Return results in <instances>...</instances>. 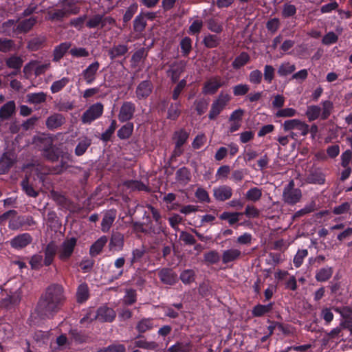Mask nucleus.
<instances>
[{"mask_svg":"<svg viewBox=\"0 0 352 352\" xmlns=\"http://www.w3.org/2000/svg\"><path fill=\"white\" fill-rule=\"evenodd\" d=\"M64 288L59 284L49 285L41 295L35 309L37 316L42 320L50 319L59 311L66 298Z\"/></svg>","mask_w":352,"mask_h":352,"instance_id":"obj_1","label":"nucleus"},{"mask_svg":"<svg viewBox=\"0 0 352 352\" xmlns=\"http://www.w3.org/2000/svg\"><path fill=\"white\" fill-rule=\"evenodd\" d=\"M54 137L49 133H39L34 135L32 144L42 152L43 156L52 162L58 161V148L54 145Z\"/></svg>","mask_w":352,"mask_h":352,"instance_id":"obj_2","label":"nucleus"},{"mask_svg":"<svg viewBox=\"0 0 352 352\" xmlns=\"http://www.w3.org/2000/svg\"><path fill=\"white\" fill-rule=\"evenodd\" d=\"M302 197V191L295 187V183L291 179L284 187L282 195V201L287 205L294 206L300 201Z\"/></svg>","mask_w":352,"mask_h":352,"instance_id":"obj_3","label":"nucleus"},{"mask_svg":"<svg viewBox=\"0 0 352 352\" xmlns=\"http://www.w3.org/2000/svg\"><path fill=\"white\" fill-rule=\"evenodd\" d=\"M231 98L232 97L228 93L221 91L211 104L210 110L208 113V118L210 120H215L228 104Z\"/></svg>","mask_w":352,"mask_h":352,"instance_id":"obj_4","label":"nucleus"},{"mask_svg":"<svg viewBox=\"0 0 352 352\" xmlns=\"http://www.w3.org/2000/svg\"><path fill=\"white\" fill-rule=\"evenodd\" d=\"M115 24L116 20L112 16L100 14L91 16L86 22V26L90 29L108 28L109 30Z\"/></svg>","mask_w":352,"mask_h":352,"instance_id":"obj_5","label":"nucleus"},{"mask_svg":"<svg viewBox=\"0 0 352 352\" xmlns=\"http://www.w3.org/2000/svg\"><path fill=\"white\" fill-rule=\"evenodd\" d=\"M76 243L77 239L75 237L66 239L57 250L58 258L62 261L69 260L73 254Z\"/></svg>","mask_w":352,"mask_h":352,"instance_id":"obj_6","label":"nucleus"},{"mask_svg":"<svg viewBox=\"0 0 352 352\" xmlns=\"http://www.w3.org/2000/svg\"><path fill=\"white\" fill-rule=\"evenodd\" d=\"M104 106L101 102L91 105L82 115L81 121L83 124H90L99 118L103 113Z\"/></svg>","mask_w":352,"mask_h":352,"instance_id":"obj_7","label":"nucleus"},{"mask_svg":"<svg viewBox=\"0 0 352 352\" xmlns=\"http://www.w3.org/2000/svg\"><path fill=\"white\" fill-rule=\"evenodd\" d=\"M36 224L34 218L30 215H16L9 221L8 228L12 230H17L21 228L31 227Z\"/></svg>","mask_w":352,"mask_h":352,"instance_id":"obj_8","label":"nucleus"},{"mask_svg":"<svg viewBox=\"0 0 352 352\" xmlns=\"http://www.w3.org/2000/svg\"><path fill=\"white\" fill-rule=\"evenodd\" d=\"M187 62L185 60L174 61L169 65V69L166 71L167 76L173 82L179 80L181 74L185 71Z\"/></svg>","mask_w":352,"mask_h":352,"instance_id":"obj_9","label":"nucleus"},{"mask_svg":"<svg viewBox=\"0 0 352 352\" xmlns=\"http://www.w3.org/2000/svg\"><path fill=\"white\" fill-rule=\"evenodd\" d=\"M66 123L65 117L59 113H53L45 120V126L50 131H54L60 128Z\"/></svg>","mask_w":352,"mask_h":352,"instance_id":"obj_10","label":"nucleus"},{"mask_svg":"<svg viewBox=\"0 0 352 352\" xmlns=\"http://www.w3.org/2000/svg\"><path fill=\"white\" fill-rule=\"evenodd\" d=\"M223 85L224 82L222 80L221 77H212L204 83L202 89V93L205 95H213Z\"/></svg>","mask_w":352,"mask_h":352,"instance_id":"obj_11","label":"nucleus"},{"mask_svg":"<svg viewBox=\"0 0 352 352\" xmlns=\"http://www.w3.org/2000/svg\"><path fill=\"white\" fill-rule=\"evenodd\" d=\"M135 111V105L132 102H124L120 107L118 119L120 122H127L131 120Z\"/></svg>","mask_w":352,"mask_h":352,"instance_id":"obj_12","label":"nucleus"},{"mask_svg":"<svg viewBox=\"0 0 352 352\" xmlns=\"http://www.w3.org/2000/svg\"><path fill=\"white\" fill-rule=\"evenodd\" d=\"M160 281L168 285H173L177 282V274L171 268L164 267L157 270Z\"/></svg>","mask_w":352,"mask_h":352,"instance_id":"obj_13","label":"nucleus"},{"mask_svg":"<svg viewBox=\"0 0 352 352\" xmlns=\"http://www.w3.org/2000/svg\"><path fill=\"white\" fill-rule=\"evenodd\" d=\"M153 89V83L149 80L142 81L136 87L135 96L138 100L147 98L152 93Z\"/></svg>","mask_w":352,"mask_h":352,"instance_id":"obj_14","label":"nucleus"},{"mask_svg":"<svg viewBox=\"0 0 352 352\" xmlns=\"http://www.w3.org/2000/svg\"><path fill=\"white\" fill-rule=\"evenodd\" d=\"M32 242V237L29 233L19 234L14 236L10 242L12 248L22 249Z\"/></svg>","mask_w":352,"mask_h":352,"instance_id":"obj_15","label":"nucleus"},{"mask_svg":"<svg viewBox=\"0 0 352 352\" xmlns=\"http://www.w3.org/2000/svg\"><path fill=\"white\" fill-rule=\"evenodd\" d=\"M79 12V8H71L70 10H67L65 8L63 9H56L52 12H48L49 19L51 21H62L63 19L67 18L69 16L70 14H76Z\"/></svg>","mask_w":352,"mask_h":352,"instance_id":"obj_16","label":"nucleus"},{"mask_svg":"<svg viewBox=\"0 0 352 352\" xmlns=\"http://www.w3.org/2000/svg\"><path fill=\"white\" fill-rule=\"evenodd\" d=\"M116 316V314L113 309L103 306L98 309L95 318L102 322H111L115 319Z\"/></svg>","mask_w":352,"mask_h":352,"instance_id":"obj_17","label":"nucleus"},{"mask_svg":"<svg viewBox=\"0 0 352 352\" xmlns=\"http://www.w3.org/2000/svg\"><path fill=\"white\" fill-rule=\"evenodd\" d=\"M232 195V188L227 185L220 186L213 189V196L214 199L219 201H224Z\"/></svg>","mask_w":352,"mask_h":352,"instance_id":"obj_18","label":"nucleus"},{"mask_svg":"<svg viewBox=\"0 0 352 352\" xmlns=\"http://www.w3.org/2000/svg\"><path fill=\"white\" fill-rule=\"evenodd\" d=\"M37 22V18L32 16L20 21L16 26L14 33L25 34L30 32Z\"/></svg>","mask_w":352,"mask_h":352,"instance_id":"obj_19","label":"nucleus"},{"mask_svg":"<svg viewBox=\"0 0 352 352\" xmlns=\"http://www.w3.org/2000/svg\"><path fill=\"white\" fill-rule=\"evenodd\" d=\"M148 226H149V228L148 229L144 228V223L135 221L132 222V227L135 232L144 233V234H159L162 232H163V230L160 228H155L152 226L151 221L149 220V221L147 223Z\"/></svg>","mask_w":352,"mask_h":352,"instance_id":"obj_20","label":"nucleus"},{"mask_svg":"<svg viewBox=\"0 0 352 352\" xmlns=\"http://www.w3.org/2000/svg\"><path fill=\"white\" fill-rule=\"evenodd\" d=\"M129 47L125 44H114L109 50L108 55L111 60L124 56L128 53Z\"/></svg>","mask_w":352,"mask_h":352,"instance_id":"obj_21","label":"nucleus"},{"mask_svg":"<svg viewBox=\"0 0 352 352\" xmlns=\"http://www.w3.org/2000/svg\"><path fill=\"white\" fill-rule=\"evenodd\" d=\"M133 344L135 347L140 348L144 350H155L158 347V344L154 341H148L144 336L139 334L135 338Z\"/></svg>","mask_w":352,"mask_h":352,"instance_id":"obj_22","label":"nucleus"},{"mask_svg":"<svg viewBox=\"0 0 352 352\" xmlns=\"http://www.w3.org/2000/svg\"><path fill=\"white\" fill-rule=\"evenodd\" d=\"M99 67L100 63L98 61H95L82 72V75L87 84H91L95 80L96 74Z\"/></svg>","mask_w":352,"mask_h":352,"instance_id":"obj_23","label":"nucleus"},{"mask_svg":"<svg viewBox=\"0 0 352 352\" xmlns=\"http://www.w3.org/2000/svg\"><path fill=\"white\" fill-rule=\"evenodd\" d=\"M16 105L13 100L4 104L0 108V120L1 121L9 120L15 113Z\"/></svg>","mask_w":352,"mask_h":352,"instance_id":"obj_24","label":"nucleus"},{"mask_svg":"<svg viewBox=\"0 0 352 352\" xmlns=\"http://www.w3.org/2000/svg\"><path fill=\"white\" fill-rule=\"evenodd\" d=\"M188 138V133L184 129L175 132L174 139L175 140V149L174 151L175 155H179L182 153L180 148L184 144Z\"/></svg>","mask_w":352,"mask_h":352,"instance_id":"obj_25","label":"nucleus"},{"mask_svg":"<svg viewBox=\"0 0 352 352\" xmlns=\"http://www.w3.org/2000/svg\"><path fill=\"white\" fill-rule=\"evenodd\" d=\"M241 257V252L238 249L230 248L222 252L221 260L223 264L237 261Z\"/></svg>","mask_w":352,"mask_h":352,"instance_id":"obj_26","label":"nucleus"},{"mask_svg":"<svg viewBox=\"0 0 352 352\" xmlns=\"http://www.w3.org/2000/svg\"><path fill=\"white\" fill-rule=\"evenodd\" d=\"M124 245V235L120 232H113L109 244V250L118 251L122 249Z\"/></svg>","mask_w":352,"mask_h":352,"instance_id":"obj_27","label":"nucleus"},{"mask_svg":"<svg viewBox=\"0 0 352 352\" xmlns=\"http://www.w3.org/2000/svg\"><path fill=\"white\" fill-rule=\"evenodd\" d=\"M46 41V36L44 35L36 36L28 41L27 44V48L30 51H38L44 46Z\"/></svg>","mask_w":352,"mask_h":352,"instance_id":"obj_28","label":"nucleus"},{"mask_svg":"<svg viewBox=\"0 0 352 352\" xmlns=\"http://www.w3.org/2000/svg\"><path fill=\"white\" fill-rule=\"evenodd\" d=\"M116 217V212L113 210H108L104 215L101 222V230L104 232L109 230Z\"/></svg>","mask_w":352,"mask_h":352,"instance_id":"obj_29","label":"nucleus"},{"mask_svg":"<svg viewBox=\"0 0 352 352\" xmlns=\"http://www.w3.org/2000/svg\"><path fill=\"white\" fill-rule=\"evenodd\" d=\"M306 181L309 184H322L325 182L324 175L322 172L318 169H312L307 177Z\"/></svg>","mask_w":352,"mask_h":352,"instance_id":"obj_30","label":"nucleus"},{"mask_svg":"<svg viewBox=\"0 0 352 352\" xmlns=\"http://www.w3.org/2000/svg\"><path fill=\"white\" fill-rule=\"evenodd\" d=\"M57 247L55 243L52 241L49 243L45 249V258H44V265L46 266L50 265L53 261L54 256L57 252Z\"/></svg>","mask_w":352,"mask_h":352,"instance_id":"obj_31","label":"nucleus"},{"mask_svg":"<svg viewBox=\"0 0 352 352\" xmlns=\"http://www.w3.org/2000/svg\"><path fill=\"white\" fill-rule=\"evenodd\" d=\"M71 45L70 42H64L55 47L53 51V61H59L70 48Z\"/></svg>","mask_w":352,"mask_h":352,"instance_id":"obj_32","label":"nucleus"},{"mask_svg":"<svg viewBox=\"0 0 352 352\" xmlns=\"http://www.w3.org/2000/svg\"><path fill=\"white\" fill-rule=\"evenodd\" d=\"M107 241L108 239L106 236H102L99 238L91 245L89 254L93 257L98 255L102 252Z\"/></svg>","mask_w":352,"mask_h":352,"instance_id":"obj_33","label":"nucleus"},{"mask_svg":"<svg viewBox=\"0 0 352 352\" xmlns=\"http://www.w3.org/2000/svg\"><path fill=\"white\" fill-rule=\"evenodd\" d=\"M153 327V320L152 318H142L138 322L135 329L141 334L150 331Z\"/></svg>","mask_w":352,"mask_h":352,"instance_id":"obj_34","label":"nucleus"},{"mask_svg":"<svg viewBox=\"0 0 352 352\" xmlns=\"http://www.w3.org/2000/svg\"><path fill=\"white\" fill-rule=\"evenodd\" d=\"M21 186L22 190L25 192V193L30 197L36 198L38 197L39 192L35 188L32 184L30 183L29 180L25 178L23 179L21 183Z\"/></svg>","mask_w":352,"mask_h":352,"instance_id":"obj_35","label":"nucleus"},{"mask_svg":"<svg viewBox=\"0 0 352 352\" xmlns=\"http://www.w3.org/2000/svg\"><path fill=\"white\" fill-rule=\"evenodd\" d=\"M192 350L191 342H177L168 349V352H190Z\"/></svg>","mask_w":352,"mask_h":352,"instance_id":"obj_36","label":"nucleus"},{"mask_svg":"<svg viewBox=\"0 0 352 352\" xmlns=\"http://www.w3.org/2000/svg\"><path fill=\"white\" fill-rule=\"evenodd\" d=\"M296 70L294 64L289 62H284L281 63L277 70V73L280 76L285 77L292 74Z\"/></svg>","mask_w":352,"mask_h":352,"instance_id":"obj_37","label":"nucleus"},{"mask_svg":"<svg viewBox=\"0 0 352 352\" xmlns=\"http://www.w3.org/2000/svg\"><path fill=\"white\" fill-rule=\"evenodd\" d=\"M176 179L182 184H188L190 180V172L186 167H182L176 172Z\"/></svg>","mask_w":352,"mask_h":352,"instance_id":"obj_38","label":"nucleus"},{"mask_svg":"<svg viewBox=\"0 0 352 352\" xmlns=\"http://www.w3.org/2000/svg\"><path fill=\"white\" fill-rule=\"evenodd\" d=\"M333 274V268L326 267L319 270L316 274V279L318 282H324L328 280Z\"/></svg>","mask_w":352,"mask_h":352,"instance_id":"obj_39","label":"nucleus"},{"mask_svg":"<svg viewBox=\"0 0 352 352\" xmlns=\"http://www.w3.org/2000/svg\"><path fill=\"white\" fill-rule=\"evenodd\" d=\"M250 56L247 52H241L235 58L232 63L233 68L238 69L250 61Z\"/></svg>","mask_w":352,"mask_h":352,"instance_id":"obj_40","label":"nucleus"},{"mask_svg":"<svg viewBox=\"0 0 352 352\" xmlns=\"http://www.w3.org/2000/svg\"><path fill=\"white\" fill-rule=\"evenodd\" d=\"M13 164L12 160L5 153L0 159V174H4L9 170Z\"/></svg>","mask_w":352,"mask_h":352,"instance_id":"obj_41","label":"nucleus"},{"mask_svg":"<svg viewBox=\"0 0 352 352\" xmlns=\"http://www.w3.org/2000/svg\"><path fill=\"white\" fill-rule=\"evenodd\" d=\"M272 307L273 303H270L266 305L259 304L254 307L252 314L255 317H261L270 312L272 309Z\"/></svg>","mask_w":352,"mask_h":352,"instance_id":"obj_42","label":"nucleus"},{"mask_svg":"<svg viewBox=\"0 0 352 352\" xmlns=\"http://www.w3.org/2000/svg\"><path fill=\"white\" fill-rule=\"evenodd\" d=\"M146 21L142 13H140L133 21V30L135 32H142L146 27Z\"/></svg>","mask_w":352,"mask_h":352,"instance_id":"obj_43","label":"nucleus"},{"mask_svg":"<svg viewBox=\"0 0 352 352\" xmlns=\"http://www.w3.org/2000/svg\"><path fill=\"white\" fill-rule=\"evenodd\" d=\"M89 298V289L86 284H81L78 286L76 292V300L79 303L84 302Z\"/></svg>","mask_w":352,"mask_h":352,"instance_id":"obj_44","label":"nucleus"},{"mask_svg":"<svg viewBox=\"0 0 352 352\" xmlns=\"http://www.w3.org/2000/svg\"><path fill=\"white\" fill-rule=\"evenodd\" d=\"M91 139L85 137L82 140H81L78 144H77L75 148V154L77 156L82 155L88 148V147L91 145Z\"/></svg>","mask_w":352,"mask_h":352,"instance_id":"obj_45","label":"nucleus"},{"mask_svg":"<svg viewBox=\"0 0 352 352\" xmlns=\"http://www.w3.org/2000/svg\"><path fill=\"white\" fill-rule=\"evenodd\" d=\"M203 43L208 48H214L219 45L221 38L217 35L208 34L204 38Z\"/></svg>","mask_w":352,"mask_h":352,"instance_id":"obj_46","label":"nucleus"},{"mask_svg":"<svg viewBox=\"0 0 352 352\" xmlns=\"http://www.w3.org/2000/svg\"><path fill=\"white\" fill-rule=\"evenodd\" d=\"M242 214V212H223L220 214L219 218L221 220H227L230 225H234L239 221V217Z\"/></svg>","mask_w":352,"mask_h":352,"instance_id":"obj_47","label":"nucleus"},{"mask_svg":"<svg viewBox=\"0 0 352 352\" xmlns=\"http://www.w3.org/2000/svg\"><path fill=\"white\" fill-rule=\"evenodd\" d=\"M133 130V124L131 122H127L118 131V136L122 140L127 139L131 135Z\"/></svg>","mask_w":352,"mask_h":352,"instance_id":"obj_48","label":"nucleus"},{"mask_svg":"<svg viewBox=\"0 0 352 352\" xmlns=\"http://www.w3.org/2000/svg\"><path fill=\"white\" fill-rule=\"evenodd\" d=\"M220 255L216 250H210L204 254V261L208 265L217 263L220 261Z\"/></svg>","mask_w":352,"mask_h":352,"instance_id":"obj_49","label":"nucleus"},{"mask_svg":"<svg viewBox=\"0 0 352 352\" xmlns=\"http://www.w3.org/2000/svg\"><path fill=\"white\" fill-rule=\"evenodd\" d=\"M46 94L43 92L32 93L27 95V100L32 104H41L45 102Z\"/></svg>","mask_w":352,"mask_h":352,"instance_id":"obj_50","label":"nucleus"},{"mask_svg":"<svg viewBox=\"0 0 352 352\" xmlns=\"http://www.w3.org/2000/svg\"><path fill=\"white\" fill-rule=\"evenodd\" d=\"M23 60L21 57L12 56L6 60V65L11 69H20L23 65Z\"/></svg>","mask_w":352,"mask_h":352,"instance_id":"obj_51","label":"nucleus"},{"mask_svg":"<svg viewBox=\"0 0 352 352\" xmlns=\"http://www.w3.org/2000/svg\"><path fill=\"white\" fill-rule=\"evenodd\" d=\"M179 278L184 284H190L195 280V273L192 270H186L181 273Z\"/></svg>","mask_w":352,"mask_h":352,"instance_id":"obj_52","label":"nucleus"},{"mask_svg":"<svg viewBox=\"0 0 352 352\" xmlns=\"http://www.w3.org/2000/svg\"><path fill=\"white\" fill-rule=\"evenodd\" d=\"M261 197L262 190L257 187L250 188L245 194L246 199L254 202L258 201Z\"/></svg>","mask_w":352,"mask_h":352,"instance_id":"obj_53","label":"nucleus"},{"mask_svg":"<svg viewBox=\"0 0 352 352\" xmlns=\"http://www.w3.org/2000/svg\"><path fill=\"white\" fill-rule=\"evenodd\" d=\"M15 43L13 40L0 38V52H9L14 49Z\"/></svg>","mask_w":352,"mask_h":352,"instance_id":"obj_54","label":"nucleus"},{"mask_svg":"<svg viewBox=\"0 0 352 352\" xmlns=\"http://www.w3.org/2000/svg\"><path fill=\"white\" fill-rule=\"evenodd\" d=\"M198 292L203 297H208L212 296L213 289L208 281H204L199 285Z\"/></svg>","mask_w":352,"mask_h":352,"instance_id":"obj_55","label":"nucleus"},{"mask_svg":"<svg viewBox=\"0 0 352 352\" xmlns=\"http://www.w3.org/2000/svg\"><path fill=\"white\" fill-rule=\"evenodd\" d=\"M321 108L316 105H311L307 107L306 116L309 121L316 120L320 115Z\"/></svg>","mask_w":352,"mask_h":352,"instance_id":"obj_56","label":"nucleus"},{"mask_svg":"<svg viewBox=\"0 0 352 352\" xmlns=\"http://www.w3.org/2000/svg\"><path fill=\"white\" fill-rule=\"evenodd\" d=\"M69 82V79L67 77H64L60 80L54 81L51 87V91L54 94L62 90L68 83Z\"/></svg>","mask_w":352,"mask_h":352,"instance_id":"obj_57","label":"nucleus"},{"mask_svg":"<svg viewBox=\"0 0 352 352\" xmlns=\"http://www.w3.org/2000/svg\"><path fill=\"white\" fill-rule=\"evenodd\" d=\"M179 107L180 104L179 102L171 104L168 110L167 118L173 120H176L181 113Z\"/></svg>","mask_w":352,"mask_h":352,"instance_id":"obj_58","label":"nucleus"},{"mask_svg":"<svg viewBox=\"0 0 352 352\" xmlns=\"http://www.w3.org/2000/svg\"><path fill=\"white\" fill-rule=\"evenodd\" d=\"M124 185L132 190H146V186L141 182L137 180H129L124 183Z\"/></svg>","mask_w":352,"mask_h":352,"instance_id":"obj_59","label":"nucleus"},{"mask_svg":"<svg viewBox=\"0 0 352 352\" xmlns=\"http://www.w3.org/2000/svg\"><path fill=\"white\" fill-rule=\"evenodd\" d=\"M333 105L330 100H325L322 102V108L321 109V119L327 120L331 115Z\"/></svg>","mask_w":352,"mask_h":352,"instance_id":"obj_60","label":"nucleus"},{"mask_svg":"<svg viewBox=\"0 0 352 352\" xmlns=\"http://www.w3.org/2000/svg\"><path fill=\"white\" fill-rule=\"evenodd\" d=\"M194 104L197 114L201 116L206 111L208 107V102L204 98H201L195 100Z\"/></svg>","mask_w":352,"mask_h":352,"instance_id":"obj_61","label":"nucleus"},{"mask_svg":"<svg viewBox=\"0 0 352 352\" xmlns=\"http://www.w3.org/2000/svg\"><path fill=\"white\" fill-rule=\"evenodd\" d=\"M38 60H31L23 67V72L25 78L28 79L32 76L33 72H35L36 65L38 64Z\"/></svg>","mask_w":352,"mask_h":352,"instance_id":"obj_62","label":"nucleus"},{"mask_svg":"<svg viewBox=\"0 0 352 352\" xmlns=\"http://www.w3.org/2000/svg\"><path fill=\"white\" fill-rule=\"evenodd\" d=\"M136 292L133 289H127L124 297V303L126 305H131L136 302Z\"/></svg>","mask_w":352,"mask_h":352,"instance_id":"obj_63","label":"nucleus"},{"mask_svg":"<svg viewBox=\"0 0 352 352\" xmlns=\"http://www.w3.org/2000/svg\"><path fill=\"white\" fill-rule=\"evenodd\" d=\"M126 349L124 344H111L107 347L100 349L98 352H125Z\"/></svg>","mask_w":352,"mask_h":352,"instance_id":"obj_64","label":"nucleus"}]
</instances>
